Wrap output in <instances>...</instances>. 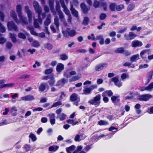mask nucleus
Listing matches in <instances>:
<instances>
[{"instance_id":"f257e3e1","label":"nucleus","mask_w":153,"mask_h":153,"mask_svg":"<svg viewBox=\"0 0 153 153\" xmlns=\"http://www.w3.org/2000/svg\"><path fill=\"white\" fill-rule=\"evenodd\" d=\"M16 11L18 17L22 24L27 25L28 22L26 17H25L23 15L22 11V6L21 5H17L16 6Z\"/></svg>"},{"instance_id":"f03ea898","label":"nucleus","mask_w":153,"mask_h":153,"mask_svg":"<svg viewBox=\"0 0 153 153\" xmlns=\"http://www.w3.org/2000/svg\"><path fill=\"white\" fill-rule=\"evenodd\" d=\"M33 6L36 12H37L38 13V21L40 24H42V21L40 15L42 14L43 17L44 16V13H42V9L41 7L40 6L38 3L36 1L33 2Z\"/></svg>"},{"instance_id":"7ed1b4c3","label":"nucleus","mask_w":153,"mask_h":153,"mask_svg":"<svg viewBox=\"0 0 153 153\" xmlns=\"http://www.w3.org/2000/svg\"><path fill=\"white\" fill-rule=\"evenodd\" d=\"M101 96L100 94H98L93 99L89 100L88 102L91 105H94L95 106H98L100 104V100Z\"/></svg>"},{"instance_id":"20e7f679","label":"nucleus","mask_w":153,"mask_h":153,"mask_svg":"<svg viewBox=\"0 0 153 153\" xmlns=\"http://www.w3.org/2000/svg\"><path fill=\"white\" fill-rule=\"evenodd\" d=\"M97 85H92L89 87H85L83 90L82 94L88 95L90 94L91 91L92 90L97 88Z\"/></svg>"},{"instance_id":"39448f33","label":"nucleus","mask_w":153,"mask_h":153,"mask_svg":"<svg viewBox=\"0 0 153 153\" xmlns=\"http://www.w3.org/2000/svg\"><path fill=\"white\" fill-rule=\"evenodd\" d=\"M107 66V64L105 63L100 64L95 66L94 69L96 71H99L104 68H106Z\"/></svg>"},{"instance_id":"423d86ee","label":"nucleus","mask_w":153,"mask_h":153,"mask_svg":"<svg viewBox=\"0 0 153 153\" xmlns=\"http://www.w3.org/2000/svg\"><path fill=\"white\" fill-rule=\"evenodd\" d=\"M63 33L65 36H67V34L70 36H73L76 34V32L75 30H70L69 28H68L65 31H62Z\"/></svg>"},{"instance_id":"0eeeda50","label":"nucleus","mask_w":153,"mask_h":153,"mask_svg":"<svg viewBox=\"0 0 153 153\" xmlns=\"http://www.w3.org/2000/svg\"><path fill=\"white\" fill-rule=\"evenodd\" d=\"M24 10L27 15L28 18L29 23H30L32 22V13L30 10L29 9V7L27 6H25L24 7Z\"/></svg>"},{"instance_id":"6e6552de","label":"nucleus","mask_w":153,"mask_h":153,"mask_svg":"<svg viewBox=\"0 0 153 153\" xmlns=\"http://www.w3.org/2000/svg\"><path fill=\"white\" fill-rule=\"evenodd\" d=\"M7 26L9 30H13L16 31H18L17 27L13 21L8 22L7 23Z\"/></svg>"},{"instance_id":"1a4fd4ad","label":"nucleus","mask_w":153,"mask_h":153,"mask_svg":"<svg viewBox=\"0 0 153 153\" xmlns=\"http://www.w3.org/2000/svg\"><path fill=\"white\" fill-rule=\"evenodd\" d=\"M10 14L11 16L13 18V19L16 22L17 24H19L20 23H22L21 22L20 19H18L17 15L15 12L13 10H11L10 12Z\"/></svg>"},{"instance_id":"9d476101","label":"nucleus","mask_w":153,"mask_h":153,"mask_svg":"<svg viewBox=\"0 0 153 153\" xmlns=\"http://www.w3.org/2000/svg\"><path fill=\"white\" fill-rule=\"evenodd\" d=\"M137 35L132 32L129 33L128 36L126 34H125L124 37L125 39L127 40H131L134 39L137 37Z\"/></svg>"},{"instance_id":"9b49d317","label":"nucleus","mask_w":153,"mask_h":153,"mask_svg":"<svg viewBox=\"0 0 153 153\" xmlns=\"http://www.w3.org/2000/svg\"><path fill=\"white\" fill-rule=\"evenodd\" d=\"M142 45V42L141 41L137 40L132 41L131 45V46L132 47H140Z\"/></svg>"},{"instance_id":"f8f14e48","label":"nucleus","mask_w":153,"mask_h":153,"mask_svg":"<svg viewBox=\"0 0 153 153\" xmlns=\"http://www.w3.org/2000/svg\"><path fill=\"white\" fill-rule=\"evenodd\" d=\"M153 88V82L151 83L147 87H141L140 88L139 90L142 91L147 90L149 91H152V89Z\"/></svg>"},{"instance_id":"ddd939ff","label":"nucleus","mask_w":153,"mask_h":153,"mask_svg":"<svg viewBox=\"0 0 153 153\" xmlns=\"http://www.w3.org/2000/svg\"><path fill=\"white\" fill-rule=\"evenodd\" d=\"M152 97V96L149 94L142 95L140 96L139 100L140 101H146Z\"/></svg>"},{"instance_id":"4468645a","label":"nucleus","mask_w":153,"mask_h":153,"mask_svg":"<svg viewBox=\"0 0 153 153\" xmlns=\"http://www.w3.org/2000/svg\"><path fill=\"white\" fill-rule=\"evenodd\" d=\"M34 96L31 95H28L22 97L21 98V100L25 101H30L35 99Z\"/></svg>"},{"instance_id":"2eb2a0df","label":"nucleus","mask_w":153,"mask_h":153,"mask_svg":"<svg viewBox=\"0 0 153 153\" xmlns=\"http://www.w3.org/2000/svg\"><path fill=\"white\" fill-rule=\"evenodd\" d=\"M63 9V11L68 16V19L67 21L70 24H71V19L72 17L70 14V12L69 10L68 9L66 6L65 10V9Z\"/></svg>"},{"instance_id":"dca6fc26","label":"nucleus","mask_w":153,"mask_h":153,"mask_svg":"<svg viewBox=\"0 0 153 153\" xmlns=\"http://www.w3.org/2000/svg\"><path fill=\"white\" fill-rule=\"evenodd\" d=\"M50 123L52 125L55 124L56 123L55 116L54 114H49Z\"/></svg>"},{"instance_id":"f3484780","label":"nucleus","mask_w":153,"mask_h":153,"mask_svg":"<svg viewBox=\"0 0 153 153\" xmlns=\"http://www.w3.org/2000/svg\"><path fill=\"white\" fill-rule=\"evenodd\" d=\"M67 82V80L63 78L58 81L57 82L56 85L57 86L61 87L63 86L65 83Z\"/></svg>"},{"instance_id":"a211bd4d","label":"nucleus","mask_w":153,"mask_h":153,"mask_svg":"<svg viewBox=\"0 0 153 153\" xmlns=\"http://www.w3.org/2000/svg\"><path fill=\"white\" fill-rule=\"evenodd\" d=\"M81 8L83 12L84 13H87L88 12V11L90 9V7H88L84 3H82L80 5Z\"/></svg>"},{"instance_id":"6ab92c4d","label":"nucleus","mask_w":153,"mask_h":153,"mask_svg":"<svg viewBox=\"0 0 153 153\" xmlns=\"http://www.w3.org/2000/svg\"><path fill=\"white\" fill-rule=\"evenodd\" d=\"M54 0H49V4L51 12L53 15L56 14V12L54 9L53 3Z\"/></svg>"},{"instance_id":"aec40b11","label":"nucleus","mask_w":153,"mask_h":153,"mask_svg":"<svg viewBox=\"0 0 153 153\" xmlns=\"http://www.w3.org/2000/svg\"><path fill=\"white\" fill-rule=\"evenodd\" d=\"M51 16L50 14H49L47 16L45 21L44 22V25L45 26H48L51 23Z\"/></svg>"},{"instance_id":"412c9836","label":"nucleus","mask_w":153,"mask_h":153,"mask_svg":"<svg viewBox=\"0 0 153 153\" xmlns=\"http://www.w3.org/2000/svg\"><path fill=\"white\" fill-rule=\"evenodd\" d=\"M64 69V65L61 63H59L57 65L56 69L58 73H60Z\"/></svg>"},{"instance_id":"4be33fe9","label":"nucleus","mask_w":153,"mask_h":153,"mask_svg":"<svg viewBox=\"0 0 153 153\" xmlns=\"http://www.w3.org/2000/svg\"><path fill=\"white\" fill-rule=\"evenodd\" d=\"M111 100L112 102L114 104L119 102L120 98L119 96H114L111 97Z\"/></svg>"},{"instance_id":"5701e85b","label":"nucleus","mask_w":153,"mask_h":153,"mask_svg":"<svg viewBox=\"0 0 153 153\" xmlns=\"http://www.w3.org/2000/svg\"><path fill=\"white\" fill-rule=\"evenodd\" d=\"M70 10L73 16L77 18L78 17V12L75 10L73 7V5L71 2Z\"/></svg>"},{"instance_id":"b1692460","label":"nucleus","mask_w":153,"mask_h":153,"mask_svg":"<svg viewBox=\"0 0 153 153\" xmlns=\"http://www.w3.org/2000/svg\"><path fill=\"white\" fill-rule=\"evenodd\" d=\"M70 100L72 101H79V98L77 97V95L76 94H73L70 97Z\"/></svg>"},{"instance_id":"393cba45","label":"nucleus","mask_w":153,"mask_h":153,"mask_svg":"<svg viewBox=\"0 0 153 153\" xmlns=\"http://www.w3.org/2000/svg\"><path fill=\"white\" fill-rule=\"evenodd\" d=\"M140 59L139 55L137 54L133 55L130 58V59L131 62H136L137 61Z\"/></svg>"},{"instance_id":"a878e982","label":"nucleus","mask_w":153,"mask_h":153,"mask_svg":"<svg viewBox=\"0 0 153 153\" xmlns=\"http://www.w3.org/2000/svg\"><path fill=\"white\" fill-rule=\"evenodd\" d=\"M82 77L81 74H78L77 75L73 76L70 79V82H72L77 80L80 79Z\"/></svg>"},{"instance_id":"bb28decb","label":"nucleus","mask_w":153,"mask_h":153,"mask_svg":"<svg viewBox=\"0 0 153 153\" xmlns=\"http://www.w3.org/2000/svg\"><path fill=\"white\" fill-rule=\"evenodd\" d=\"M67 117L66 115L65 114L63 113H61L59 115H57L56 118H59L60 120L63 121Z\"/></svg>"},{"instance_id":"cd10ccee","label":"nucleus","mask_w":153,"mask_h":153,"mask_svg":"<svg viewBox=\"0 0 153 153\" xmlns=\"http://www.w3.org/2000/svg\"><path fill=\"white\" fill-rule=\"evenodd\" d=\"M114 134V133L112 132L106 135H105L104 134H102L99 136V137H105V139H109L112 137Z\"/></svg>"},{"instance_id":"c85d7f7f","label":"nucleus","mask_w":153,"mask_h":153,"mask_svg":"<svg viewBox=\"0 0 153 153\" xmlns=\"http://www.w3.org/2000/svg\"><path fill=\"white\" fill-rule=\"evenodd\" d=\"M75 146L74 145H72L69 147L66 148V150L68 153H71L75 149Z\"/></svg>"},{"instance_id":"c756f323","label":"nucleus","mask_w":153,"mask_h":153,"mask_svg":"<svg viewBox=\"0 0 153 153\" xmlns=\"http://www.w3.org/2000/svg\"><path fill=\"white\" fill-rule=\"evenodd\" d=\"M59 146H50L49 148V150L52 152H54L58 149Z\"/></svg>"},{"instance_id":"7c9ffc66","label":"nucleus","mask_w":153,"mask_h":153,"mask_svg":"<svg viewBox=\"0 0 153 153\" xmlns=\"http://www.w3.org/2000/svg\"><path fill=\"white\" fill-rule=\"evenodd\" d=\"M54 24L56 26V29H58L59 26V23L58 18L56 16H55L54 19Z\"/></svg>"},{"instance_id":"2f4dec72","label":"nucleus","mask_w":153,"mask_h":153,"mask_svg":"<svg viewBox=\"0 0 153 153\" xmlns=\"http://www.w3.org/2000/svg\"><path fill=\"white\" fill-rule=\"evenodd\" d=\"M49 79H50V80L48 81V83L51 86H52L55 82L54 77L53 76H51Z\"/></svg>"},{"instance_id":"473e14b6","label":"nucleus","mask_w":153,"mask_h":153,"mask_svg":"<svg viewBox=\"0 0 153 153\" xmlns=\"http://www.w3.org/2000/svg\"><path fill=\"white\" fill-rule=\"evenodd\" d=\"M46 84L45 83H42L40 84L39 88V91H44L46 88Z\"/></svg>"},{"instance_id":"72a5a7b5","label":"nucleus","mask_w":153,"mask_h":153,"mask_svg":"<svg viewBox=\"0 0 153 153\" xmlns=\"http://www.w3.org/2000/svg\"><path fill=\"white\" fill-rule=\"evenodd\" d=\"M112 94V92L111 90H108L103 93L102 95L103 97H104L107 95L108 96H111Z\"/></svg>"},{"instance_id":"f704fd0d","label":"nucleus","mask_w":153,"mask_h":153,"mask_svg":"<svg viewBox=\"0 0 153 153\" xmlns=\"http://www.w3.org/2000/svg\"><path fill=\"white\" fill-rule=\"evenodd\" d=\"M10 37L11 39L12 42L13 43H16V35L14 34L10 33Z\"/></svg>"},{"instance_id":"c9c22d12","label":"nucleus","mask_w":153,"mask_h":153,"mask_svg":"<svg viewBox=\"0 0 153 153\" xmlns=\"http://www.w3.org/2000/svg\"><path fill=\"white\" fill-rule=\"evenodd\" d=\"M58 13L59 18L62 21H63L65 20V17L64 14L62 11H59V12H57Z\"/></svg>"},{"instance_id":"e433bc0d","label":"nucleus","mask_w":153,"mask_h":153,"mask_svg":"<svg viewBox=\"0 0 153 153\" xmlns=\"http://www.w3.org/2000/svg\"><path fill=\"white\" fill-rule=\"evenodd\" d=\"M27 28L30 30V32L31 34L36 36H38V34L34 31L33 27H28Z\"/></svg>"},{"instance_id":"4c0bfd02","label":"nucleus","mask_w":153,"mask_h":153,"mask_svg":"<svg viewBox=\"0 0 153 153\" xmlns=\"http://www.w3.org/2000/svg\"><path fill=\"white\" fill-rule=\"evenodd\" d=\"M56 11L57 12H59V11H61L60 10V6L59 4V1L58 0H56Z\"/></svg>"},{"instance_id":"58836bf2","label":"nucleus","mask_w":153,"mask_h":153,"mask_svg":"<svg viewBox=\"0 0 153 153\" xmlns=\"http://www.w3.org/2000/svg\"><path fill=\"white\" fill-rule=\"evenodd\" d=\"M38 21H39L38 19V20L36 19H34V25L35 28H40V26L39 25V23L38 22Z\"/></svg>"},{"instance_id":"ea45409f","label":"nucleus","mask_w":153,"mask_h":153,"mask_svg":"<svg viewBox=\"0 0 153 153\" xmlns=\"http://www.w3.org/2000/svg\"><path fill=\"white\" fill-rule=\"evenodd\" d=\"M124 50V48H123L121 47L117 48L115 50V51L117 53H123Z\"/></svg>"},{"instance_id":"a19ab883","label":"nucleus","mask_w":153,"mask_h":153,"mask_svg":"<svg viewBox=\"0 0 153 153\" xmlns=\"http://www.w3.org/2000/svg\"><path fill=\"white\" fill-rule=\"evenodd\" d=\"M153 75V71H152L148 73V79H147L148 82H149L151 79H152Z\"/></svg>"},{"instance_id":"79ce46f5","label":"nucleus","mask_w":153,"mask_h":153,"mask_svg":"<svg viewBox=\"0 0 153 153\" xmlns=\"http://www.w3.org/2000/svg\"><path fill=\"white\" fill-rule=\"evenodd\" d=\"M98 124L100 126L106 125L108 124V123L106 121L100 120L98 122Z\"/></svg>"},{"instance_id":"37998d69","label":"nucleus","mask_w":153,"mask_h":153,"mask_svg":"<svg viewBox=\"0 0 153 153\" xmlns=\"http://www.w3.org/2000/svg\"><path fill=\"white\" fill-rule=\"evenodd\" d=\"M89 21V18L87 17H85L84 19L83 24L85 25H86L88 24Z\"/></svg>"},{"instance_id":"c03bdc74","label":"nucleus","mask_w":153,"mask_h":153,"mask_svg":"<svg viewBox=\"0 0 153 153\" xmlns=\"http://www.w3.org/2000/svg\"><path fill=\"white\" fill-rule=\"evenodd\" d=\"M32 46L35 47H38L40 46L39 42L35 40L32 44Z\"/></svg>"},{"instance_id":"a18cd8bd","label":"nucleus","mask_w":153,"mask_h":153,"mask_svg":"<svg viewBox=\"0 0 153 153\" xmlns=\"http://www.w3.org/2000/svg\"><path fill=\"white\" fill-rule=\"evenodd\" d=\"M44 47L48 50H51L52 48V45L50 43H45L44 45Z\"/></svg>"},{"instance_id":"49530a36","label":"nucleus","mask_w":153,"mask_h":153,"mask_svg":"<svg viewBox=\"0 0 153 153\" xmlns=\"http://www.w3.org/2000/svg\"><path fill=\"white\" fill-rule=\"evenodd\" d=\"M68 123L71 124L73 125H74L78 123V122H75L73 120L69 119L66 121Z\"/></svg>"},{"instance_id":"de8ad7c7","label":"nucleus","mask_w":153,"mask_h":153,"mask_svg":"<svg viewBox=\"0 0 153 153\" xmlns=\"http://www.w3.org/2000/svg\"><path fill=\"white\" fill-rule=\"evenodd\" d=\"M29 137L31 138L33 141H35L36 140L37 138L34 134L30 133L29 136Z\"/></svg>"},{"instance_id":"09e8293b","label":"nucleus","mask_w":153,"mask_h":153,"mask_svg":"<svg viewBox=\"0 0 153 153\" xmlns=\"http://www.w3.org/2000/svg\"><path fill=\"white\" fill-rule=\"evenodd\" d=\"M23 148L25 150L26 152L29 151L31 149L30 146L29 145L27 144L25 145Z\"/></svg>"},{"instance_id":"8fccbe9b","label":"nucleus","mask_w":153,"mask_h":153,"mask_svg":"<svg viewBox=\"0 0 153 153\" xmlns=\"http://www.w3.org/2000/svg\"><path fill=\"white\" fill-rule=\"evenodd\" d=\"M5 82V81L3 79L0 81V88H5V84H4V83Z\"/></svg>"},{"instance_id":"3c124183","label":"nucleus","mask_w":153,"mask_h":153,"mask_svg":"<svg viewBox=\"0 0 153 153\" xmlns=\"http://www.w3.org/2000/svg\"><path fill=\"white\" fill-rule=\"evenodd\" d=\"M100 5V2L99 1H97V0H94L93 3V6L95 8H97L99 7Z\"/></svg>"},{"instance_id":"603ef678","label":"nucleus","mask_w":153,"mask_h":153,"mask_svg":"<svg viewBox=\"0 0 153 153\" xmlns=\"http://www.w3.org/2000/svg\"><path fill=\"white\" fill-rule=\"evenodd\" d=\"M70 72L68 70H67L65 71L63 74L64 76L67 78L70 77Z\"/></svg>"},{"instance_id":"864d4df0","label":"nucleus","mask_w":153,"mask_h":153,"mask_svg":"<svg viewBox=\"0 0 153 153\" xmlns=\"http://www.w3.org/2000/svg\"><path fill=\"white\" fill-rule=\"evenodd\" d=\"M0 29L2 33H4L6 31L5 28L1 22H0Z\"/></svg>"},{"instance_id":"5fc2aeb1","label":"nucleus","mask_w":153,"mask_h":153,"mask_svg":"<svg viewBox=\"0 0 153 153\" xmlns=\"http://www.w3.org/2000/svg\"><path fill=\"white\" fill-rule=\"evenodd\" d=\"M61 59L63 60H66L68 58V57L66 54H63L60 55Z\"/></svg>"},{"instance_id":"6e6d98bb","label":"nucleus","mask_w":153,"mask_h":153,"mask_svg":"<svg viewBox=\"0 0 153 153\" xmlns=\"http://www.w3.org/2000/svg\"><path fill=\"white\" fill-rule=\"evenodd\" d=\"M18 36L19 38L23 39L26 38V36L25 35L22 33H19L18 35Z\"/></svg>"},{"instance_id":"4d7b16f0","label":"nucleus","mask_w":153,"mask_h":153,"mask_svg":"<svg viewBox=\"0 0 153 153\" xmlns=\"http://www.w3.org/2000/svg\"><path fill=\"white\" fill-rule=\"evenodd\" d=\"M62 103L60 101H58L54 103L52 106V107H56L58 106L61 105Z\"/></svg>"},{"instance_id":"13d9d810","label":"nucleus","mask_w":153,"mask_h":153,"mask_svg":"<svg viewBox=\"0 0 153 153\" xmlns=\"http://www.w3.org/2000/svg\"><path fill=\"white\" fill-rule=\"evenodd\" d=\"M13 46L12 44L10 42H7L6 43V47L8 49H11Z\"/></svg>"},{"instance_id":"bf43d9fd","label":"nucleus","mask_w":153,"mask_h":153,"mask_svg":"<svg viewBox=\"0 0 153 153\" xmlns=\"http://www.w3.org/2000/svg\"><path fill=\"white\" fill-rule=\"evenodd\" d=\"M134 7V5L133 4H130L128 5L127 8L128 11H130L132 10Z\"/></svg>"},{"instance_id":"052dcab7","label":"nucleus","mask_w":153,"mask_h":153,"mask_svg":"<svg viewBox=\"0 0 153 153\" xmlns=\"http://www.w3.org/2000/svg\"><path fill=\"white\" fill-rule=\"evenodd\" d=\"M147 51L146 50H144L143 51H142L140 53V56L141 57L142 59H144L145 57H144L143 56V55L145 54L146 52H147Z\"/></svg>"},{"instance_id":"680f3d73","label":"nucleus","mask_w":153,"mask_h":153,"mask_svg":"<svg viewBox=\"0 0 153 153\" xmlns=\"http://www.w3.org/2000/svg\"><path fill=\"white\" fill-rule=\"evenodd\" d=\"M127 28L126 27H123L119 30V33H123L127 30Z\"/></svg>"},{"instance_id":"e2e57ef3","label":"nucleus","mask_w":153,"mask_h":153,"mask_svg":"<svg viewBox=\"0 0 153 153\" xmlns=\"http://www.w3.org/2000/svg\"><path fill=\"white\" fill-rule=\"evenodd\" d=\"M6 39L5 38L3 37H1L0 38V44H3L5 42Z\"/></svg>"},{"instance_id":"0e129e2a","label":"nucleus","mask_w":153,"mask_h":153,"mask_svg":"<svg viewBox=\"0 0 153 153\" xmlns=\"http://www.w3.org/2000/svg\"><path fill=\"white\" fill-rule=\"evenodd\" d=\"M106 17V15L104 13H102L100 16V20H103L105 19Z\"/></svg>"},{"instance_id":"69168bd1","label":"nucleus","mask_w":153,"mask_h":153,"mask_svg":"<svg viewBox=\"0 0 153 153\" xmlns=\"http://www.w3.org/2000/svg\"><path fill=\"white\" fill-rule=\"evenodd\" d=\"M111 81L115 84L119 81L118 77L117 76L114 77L111 79Z\"/></svg>"},{"instance_id":"338daca9","label":"nucleus","mask_w":153,"mask_h":153,"mask_svg":"<svg viewBox=\"0 0 153 153\" xmlns=\"http://www.w3.org/2000/svg\"><path fill=\"white\" fill-rule=\"evenodd\" d=\"M116 6V4L114 3L111 4L109 6V8L111 10L114 11L115 10V8Z\"/></svg>"},{"instance_id":"774afa93","label":"nucleus","mask_w":153,"mask_h":153,"mask_svg":"<svg viewBox=\"0 0 153 153\" xmlns=\"http://www.w3.org/2000/svg\"><path fill=\"white\" fill-rule=\"evenodd\" d=\"M124 7V6L123 5H120L117 6L116 7V9L118 11H120Z\"/></svg>"}]
</instances>
